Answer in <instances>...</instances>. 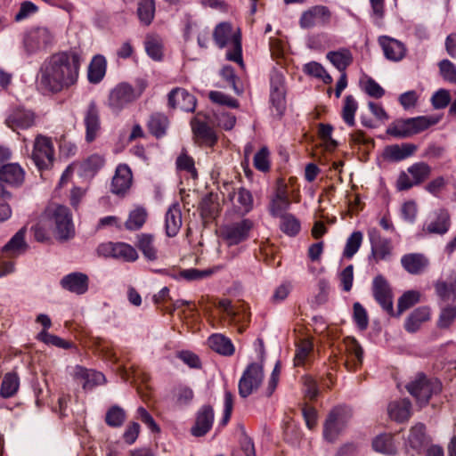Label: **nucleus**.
I'll list each match as a JSON object with an SVG mask.
<instances>
[{"instance_id": "nucleus-1", "label": "nucleus", "mask_w": 456, "mask_h": 456, "mask_svg": "<svg viewBox=\"0 0 456 456\" xmlns=\"http://www.w3.org/2000/svg\"><path fill=\"white\" fill-rule=\"evenodd\" d=\"M80 57L74 52H60L51 55L41 65L39 86L49 93H59L74 85L78 77Z\"/></svg>"}, {"instance_id": "nucleus-2", "label": "nucleus", "mask_w": 456, "mask_h": 456, "mask_svg": "<svg viewBox=\"0 0 456 456\" xmlns=\"http://www.w3.org/2000/svg\"><path fill=\"white\" fill-rule=\"evenodd\" d=\"M259 343V359L260 362H253L248 365L239 381V394L246 398L254 391L257 390L264 380L263 362L265 358V346L261 338L257 339Z\"/></svg>"}, {"instance_id": "nucleus-3", "label": "nucleus", "mask_w": 456, "mask_h": 456, "mask_svg": "<svg viewBox=\"0 0 456 456\" xmlns=\"http://www.w3.org/2000/svg\"><path fill=\"white\" fill-rule=\"evenodd\" d=\"M406 389L415 398L418 405L423 407L433 395L442 391V383L437 379H428L420 373L406 385Z\"/></svg>"}, {"instance_id": "nucleus-4", "label": "nucleus", "mask_w": 456, "mask_h": 456, "mask_svg": "<svg viewBox=\"0 0 456 456\" xmlns=\"http://www.w3.org/2000/svg\"><path fill=\"white\" fill-rule=\"evenodd\" d=\"M213 37L216 45L220 48H224L229 44L232 45V50L226 53L229 61L238 62L240 65L243 63L240 37L232 31L231 24L227 22L218 24L214 30Z\"/></svg>"}, {"instance_id": "nucleus-5", "label": "nucleus", "mask_w": 456, "mask_h": 456, "mask_svg": "<svg viewBox=\"0 0 456 456\" xmlns=\"http://www.w3.org/2000/svg\"><path fill=\"white\" fill-rule=\"evenodd\" d=\"M45 217L47 222L54 224V233L58 240L66 241L74 237L75 229L71 215L67 207L56 206L53 209H48Z\"/></svg>"}, {"instance_id": "nucleus-6", "label": "nucleus", "mask_w": 456, "mask_h": 456, "mask_svg": "<svg viewBox=\"0 0 456 456\" xmlns=\"http://www.w3.org/2000/svg\"><path fill=\"white\" fill-rule=\"evenodd\" d=\"M432 173V167L424 161L416 162L407 168V172L402 171L396 180L398 191H407L413 186L423 183Z\"/></svg>"}, {"instance_id": "nucleus-7", "label": "nucleus", "mask_w": 456, "mask_h": 456, "mask_svg": "<svg viewBox=\"0 0 456 456\" xmlns=\"http://www.w3.org/2000/svg\"><path fill=\"white\" fill-rule=\"evenodd\" d=\"M142 86L139 90H135L127 83H120L117 85L109 94L108 106L116 113L121 111L127 104L136 100L144 90Z\"/></svg>"}, {"instance_id": "nucleus-8", "label": "nucleus", "mask_w": 456, "mask_h": 456, "mask_svg": "<svg viewBox=\"0 0 456 456\" xmlns=\"http://www.w3.org/2000/svg\"><path fill=\"white\" fill-rule=\"evenodd\" d=\"M31 159L38 169H48L54 161V147L50 137L37 134L35 137Z\"/></svg>"}, {"instance_id": "nucleus-9", "label": "nucleus", "mask_w": 456, "mask_h": 456, "mask_svg": "<svg viewBox=\"0 0 456 456\" xmlns=\"http://www.w3.org/2000/svg\"><path fill=\"white\" fill-rule=\"evenodd\" d=\"M254 228V222L243 218L238 222L224 224L221 227V237L228 246L238 245L246 241Z\"/></svg>"}, {"instance_id": "nucleus-10", "label": "nucleus", "mask_w": 456, "mask_h": 456, "mask_svg": "<svg viewBox=\"0 0 456 456\" xmlns=\"http://www.w3.org/2000/svg\"><path fill=\"white\" fill-rule=\"evenodd\" d=\"M54 36L47 28H36L28 31L24 39L25 51L28 54L45 50L53 42Z\"/></svg>"}, {"instance_id": "nucleus-11", "label": "nucleus", "mask_w": 456, "mask_h": 456, "mask_svg": "<svg viewBox=\"0 0 456 456\" xmlns=\"http://www.w3.org/2000/svg\"><path fill=\"white\" fill-rule=\"evenodd\" d=\"M97 252L104 257H112L123 262H134L138 254L134 247L125 242H106L101 244Z\"/></svg>"}, {"instance_id": "nucleus-12", "label": "nucleus", "mask_w": 456, "mask_h": 456, "mask_svg": "<svg viewBox=\"0 0 456 456\" xmlns=\"http://www.w3.org/2000/svg\"><path fill=\"white\" fill-rule=\"evenodd\" d=\"M270 99L278 115L285 110V85L284 75L281 71L273 69L270 75Z\"/></svg>"}, {"instance_id": "nucleus-13", "label": "nucleus", "mask_w": 456, "mask_h": 456, "mask_svg": "<svg viewBox=\"0 0 456 456\" xmlns=\"http://www.w3.org/2000/svg\"><path fill=\"white\" fill-rule=\"evenodd\" d=\"M372 292L376 301L389 314H394L393 296L391 288L387 281L382 276L378 275L372 282Z\"/></svg>"}, {"instance_id": "nucleus-14", "label": "nucleus", "mask_w": 456, "mask_h": 456, "mask_svg": "<svg viewBox=\"0 0 456 456\" xmlns=\"http://www.w3.org/2000/svg\"><path fill=\"white\" fill-rule=\"evenodd\" d=\"M84 124L86 126V140L92 142L101 131L100 112L94 101H90L84 111Z\"/></svg>"}, {"instance_id": "nucleus-15", "label": "nucleus", "mask_w": 456, "mask_h": 456, "mask_svg": "<svg viewBox=\"0 0 456 456\" xmlns=\"http://www.w3.org/2000/svg\"><path fill=\"white\" fill-rule=\"evenodd\" d=\"M36 120L37 115L32 110L18 107L10 113L6 124L13 131L25 130L35 126Z\"/></svg>"}, {"instance_id": "nucleus-16", "label": "nucleus", "mask_w": 456, "mask_h": 456, "mask_svg": "<svg viewBox=\"0 0 456 456\" xmlns=\"http://www.w3.org/2000/svg\"><path fill=\"white\" fill-rule=\"evenodd\" d=\"M331 13L328 7L323 5H315L304 12L301 15L299 23L303 28H309L318 25L329 23Z\"/></svg>"}, {"instance_id": "nucleus-17", "label": "nucleus", "mask_w": 456, "mask_h": 456, "mask_svg": "<svg viewBox=\"0 0 456 456\" xmlns=\"http://www.w3.org/2000/svg\"><path fill=\"white\" fill-rule=\"evenodd\" d=\"M196 98L187 90L180 87L173 89L168 94V106L185 112H192L196 108Z\"/></svg>"}, {"instance_id": "nucleus-18", "label": "nucleus", "mask_w": 456, "mask_h": 456, "mask_svg": "<svg viewBox=\"0 0 456 456\" xmlns=\"http://www.w3.org/2000/svg\"><path fill=\"white\" fill-rule=\"evenodd\" d=\"M132 183L133 175L130 167L126 164L118 165L112 177L111 192L116 195H124L131 188Z\"/></svg>"}, {"instance_id": "nucleus-19", "label": "nucleus", "mask_w": 456, "mask_h": 456, "mask_svg": "<svg viewBox=\"0 0 456 456\" xmlns=\"http://www.w3.org/2000/svg\"><path fill=\"white\" fill-rule=\"evenodd\" d=\"M369 237L371 246V256L376 262L387 259L392 251L391 242L388 239L381 237L377 229L369 231Z\"/></svg>"}, {"instance_id": "nucleus-20", "label": "nucleus", "mask_w": 456, "mask_h": 456, "mask_svg": "<svg viewBox=\"0 0 456 456\" xmlns=\"http://www.w3.org/2000/svg\"><path fill=\"white\" fill-rule=\"evenodd\" d=\"M437 297L444 302L456 299V272L451 271L435 283Z\"/></svg>"}, {"instance_id": "nucleus-21", "label": "nucleus", "mask_w": 456, "mask_h": 456, "mask_svg": "<svg viewBox=\"0 0 456 456\" xmlns=\"http://www.w3.org/2000/svg\"><path fill=\"white\" fill-rule=\"evenodd\" d=\"M25 171L18 163H7L0 167V182L12 187L22 185Z\"/></svg>"}, {"instance_id": "nucleus-22", "label": "nucleus", "mask_w": 456, "mask_h": 456, "mask_svg": "<svg viewBox=\"0 0 456 456\" xmlns=\"http://www.w3.org/2000/svg\"><path fill=\"white\" fill-rule=\"evenodd\" d=\"M378 41L387 59L399 61L405 56L406 48L399 40L387 36H380Z\"/></svg>"}, {"instance_id": "nucleus-23", "label": "nucleus", "mask_w": 456, "mask_h": 456, "mask_svg": "<svg viewBox=\"0 0 456 456\" xmlns=\"http://www.w3.org/2000/svg\"><path fill=\"white\" fill-rule=\"evenodd\" d=\"M388 417L397 424L406 422L411 415V403L407 398L392 401L387 405Z\"/></svg>"}, {"instance_id": "nucleus-24", "label": "nucleus", "mask_w": 456, "mask_h": 456, "mask_svg": "<svg viewBox=\"0 0 456 456\" xmlns=\"http://www.w3.org/2000/svg\"><path fill=\"white\" fill-rule=\"evenodd\" d=\"M401 265L407 273L418 275L428 268L429 260L424 254L409 253L402 256Z\"/></svg>"}, {"instance_id": "nucleus-25", "label": "nucleus", "mask_w": 456, "mask_h": 456, "mask_svg": "<svg viewBox=\"0 0 456 456\" xmlns=\"http://www.w3.org/2000/svg\"><path fill=\"white\" fill-rule=\"evenodd\" d=\"M416 151L417 146L413 143L392 144L384 149L383 157L387 160L398 162L410 158Z\"/></svg>"}, {"instance_id": "nucleus-26", "label": "nucleus", "mask_w": 456, "mask_h": 456, "mask_svg": "<svg viewBox=\"0 0 456 456\" xmlns=\"http://www.w3.org/2000/svg\"><path fill=\"white\" fill-rule=\"evenodd\" d=\"M61 285L64 289L81 295L88 289V277L82 273H72L61 279Z\"/></svg>"}, {"instance_id": "nucleus-27", "label": "nucleus", "mask_w": 456, "mask_h": 456, "mask_svg": "<svg viewBox=\"0 0 456 456\" xmlns=\"http://www.w3.org/2000/svg\"><path fill=\"white\" fill-rule=\"evenodd\" d=\"M450 225L451 219L448 211L440 209L436 213V218L423 227V232L443 235L448 232Z\"/></svg>"}, {"instance_id": "nucleus-28", "label": "nucleus", "mask_w": 456, "mask_h": 456, "mask_svg": "<svg viewBox=\"0 0 456 456\" xmlns=\"http://www.w3.org/2000/svg\"><path fill=\"white\" fill-rule=\"evenodd\" d=\"M26 228L20 229L12 239L4 246L3 252L9 257H15L24 253L28 245L25 242Z\"/></svg>"}, {"instance_id": "nucleus-29", "label": "nucleus", "mask_w": 456, "mask_h": 456, "mask_svg": "<svg viewBox=\"0 0 456 456\" xmlns=\"http://www.w3.org/2000/svg\"><path fill=\"white\" fill-rule=\"evenodd\" d=\"M74 376L81 382L85 389L105 382V377L102 373L93 370H87L80 366H77Z\"/></svg>"}, {"instance_id": "nucleus-30", "label": "nucleus", "mask_w": 456, "mask_h": 456, "mask_svg": "<svg viewBox=\"0 0 456 456\" xmlns=\"http://www.w3.org/2000/svg\"><path fill=\"white\" fill-rule=\"evenodd\" d=\"M326 57L339 72H346L354 61L353 54L347 48L330 51Z\"/></svg>"}, {"instance_id": "nucleus-31", "label": "nucleus", "mask_w": 456, "mask_h": 456, "mask_svg": "<svg viewBox=\"0 0 456 456\" xmlns=\"http://www.w3.org/2000/svg\"><path fill=\"white\" fill-rule=\"evenodd\" d=\"M345 346L347 354L345 364L348 370H354L362 364V349L358 342L353 338L346 339Z\"/></svg>"}, {"instance_id": "nucleus-32", "label": "nucleus", "mask_w": 456, "mask_h": 456, "mask_svg": "<svg viewBox=\"0 0 456 456\" xmlns=\"http://www.w3.org/2000/svg\"><path fill=\"white\" fill-rule=\"evenodd\" d=\"M430 318V310L427 306L416 308L405 320L404 328L410 333L416 332L421 324Z\"/></svg>"}, {"instance_id": "nucleus-33", "label": "nucleus", "mask_w": 456, "mask_h": 456, "mask_svg": "<svg viewBox=\"0 0 456 456\" xmlns=\"http://www.w3.org/2000/svg\"><path fill=\"white\" fill-rule=\"evenodd\" d=\"M182 212L177 204L171 206L166 214V232L168 237H175L182 226Z\"/></svg>"}, {"instance_id": "nucleus-34", "label": "nucleus", "mask_w": 456, "mask_h": 456, "mask_svg": "<svg viewBox=\"0 0 456 456\" xmlns=\"http://www.w3.org/2000/svg\"><path fill=\"white\" fill-rule=\"evenodd\" d=\"M352 416V410L349 407L337 406L330 411L325 420L324 428L346 425Z\"/></svg>"}, {"instance_id": "nucleus-35", "label": "nucleus", "mask_w": 456, "mask_h": 456, "mask_svg": "<svg viewBox=\"0 0 456 456\" xmlns=\"http://www.w3.org/2000/svg\"><path fill=\"white\" fill-rule=\"evenodd\" d=\"M208 343L209 347L215 352L230 356L234 353V346L231 339L222 334H213L208 339Z\"/></svg>"}, {"instance_id": "nucleus-36", "label": "nucleus", "mask_w": 456, "mask_h": 456, "mask_svg": "<svg viewBox=\"0 0 456 456\" xmlns=\"http://www.w3.org/2000/svg\"><path fill=\"white\" fill-rule=\"evenodd\" d=\"M137 248L142 251L145 258L154 261L158 257V250L154 245V236L150 233L137 235Z\"/></svg>"}, {"instance_id": "nucleus-37", "label": "nucleus", "mask_w": 456, "mask_h": 456, "mask_svg": "<svg viewBox=\"0 0 456 456\" xmlns=\"http://www.w3.org/2000/svg\"><path fill=\"white\" fill-rule=\"evenodd\" d=\"M148 217V212L145 208L136 206L129 212L128 218L125 223V227L129 231H136L142 227Z\"/></svg>"}, {"instance_id": "nucleus-38", "label": "nucleus", "mask_w": 456, "mask_h": 456, "mask_svg": "<svg viewBox=\"0 0 456 456\" xmlns=\"http://www.w3.org/2000/svg\"><path fill=\"white\" fill-rule=\"evenodd\" d=\"M106 73V60L102 55H96L93 58L88 67V80L91 83H99Z\"/></svg>"}, {"instance_id": "nucleus-39", "label": "nucleus", "mask_w": 456, "mask_h": 456, "mask_svg": "<svg viewBox=\"0 0 456 456\" xmlns=\"http://www.w3.org/2000/svg\"><path fill=\"white\" fill-rule=\"evenodd\" d=\"M155 1L139 0L137 4V16L143 26H150L155 17Z\"/></svg>"}, {"instance_id": "nucleus-40", "label": "nucleus", "mask_w": 456, "mask_h": 456, "mask_svg": "<svg viewBox=\"0 0 456 456\" xmlns=\"http://www.w3.org/2000/svg\"><path fill=\"white\" fill-rule=\"evenodd\" d=\"M191 127L194 135L202 142L209 145L216 142V136L212 128H210L206 123L193 119L191 122Z\"/></svg>"}, {"instance_id": "nucleus-41", "label": "nucleus", "mask_w": 456, "mask_h": 456, "mask_svg": "<svg viewBox=\"0 0 456 456\" xmlns=\"http://www.w3.org/2000/svg\"><path fill=\"white\" fill-rule=\"evenodd\" d=\"M217 306L223 310L232 323H239L246 318L242 313L241 305H233L231 300L224 298L219 300Z\"/></svg>"}, {"instance_id": "nucleus-42", "label": "nucleus", "mask_w": 456, "mask_h": 456, "mask_svg": "<svg viewBox=\"0 0 456 456\" xmlns=\"http://www.w3.org/2000/svg\"><path fill=\"white\" fill-rule=\"evenodd\" d=\"M147 126L151 134L161 137L166 134L168 119L164 114L154 113L150 117Z\"/></svg>"}, {"instance_id": "nucleus-43", "label": "nucleus", "mask_w": 456, "mask_h": 456, "mask_svg": "<svg viewBox=\"0 0 456 456\" xmlns=\"http://www.w3.org/2000/svg\"><path fill=\"white\" fill-rule=\"evenodd\" d=\"M20 386L19 377L16 373H6L3 379L0 387V395L4 398L13 396Z\"/></svg>"}, {"instance_id": "nucleus-44", "label": "nucleus", "mask_w": 456, "mask_h": 456, "mask_svg": "<svg viewBox=\"0 0 456 456\" xmlns=\"http://www.w3.org/2000/svg\"><path fill=\"white\" fill-rule=\"evenodd\" d=\"M290 202L284 191H278L275 197L272 200L269 207L273 216H284V212L289 208Z\"/></svg>"}, {"instance_id": "nucleus-45", "label": "nucleus", "mask_w": 456, "mask_h": 456, "mask_svg": "<svg viewBox=\"0 0 456 456\" xmlns=\"http://www.w3.org/2000/svg\"><path fill=\"white\" fill-rule=\"evenodd\" d=\"M409 119V124L411 127V134H419L431 126L436 125L438 122V118L433 117H424L419 116L417 118H411Z\"/></svg>"}, {"instance_id": "nucleus-46", "label": "nucleus", "mask_w": 456, "mask_h": 456, "mask_svg": "<svg viewBox=\"0 0 456 456\" xmlns=\"http://www.w3.org/2000/svg\"><path fill=\"white\" fill-rule=\"evenodd\" d=\"M372 446L376 452L385 454H394L396 451L391 436L387 434L378 436L373 440Z\"/></svg>"}, {"instance_id": "nucleus-47", "label": "nucleus", "mask_w": 456, "mask_h": 456, "mask_svg": "<svg viewBox=\"0 0 456 456\" xmlns=\"http://www.w3.org/2000/svg\"><path fill=\"white\" fill-rule=\"evenodd\" d=\"M37 340L50 346H53L59 348L69 349L73 346V343L62 339L61 338L53 335L47 332V330H42L37 336Z\"/></svg>"}, {"instance_id": "nucleus-48", "label": "nucleus", "mask_w": 456, "mask_h": 456, "mask_svg": "<svg viewBox=\"0 0 456 456\" xmlns=\"http://www.w3.org/2000/svg\"><path fill=\"white\" fill-rule=\"evenodd\" d=\"M387 134L397 138L411 136L409 119H400L392 123L387 129Z\"/></svg>"}, {"instance_id": "nucleus-49", "label": "nucleus", "mask_w": 456, "mask_h": 456, "mask_svg": "<svg viewBox=\"0 0 456 456\" xmlns=\"http://www.w3.org/2000/svg\"><path fill=\"white\" fill-rule=\"evenodd\" d=\"M332 132L333 126L331 125L322 123L318 125V135L323 142L325 149L330 151H334L338 146L337 141L331 136Z\"/></svg>"}, {"instance_id": "nucleus-50", "label": "nucleus", "mask_w": 456, "mask_h": 456, "mask_svg": "<svg viewBox=\"0 0 456 456\" xmlns=\"http://www.w3.org/2000/svg\"><path fill=\"white\" fill-rule=\"evenodd\" d=\"M281 230L289 236H295L300 231L299 221L291 214H285L281 217Z\"/></svg>"}, {"instance_id": "nucleus-51", "label": "nucleus", "mask_w": 456, "mask_h": 456, "mask_svg": "<svg viewBox=\"0 0 456 456\" xmlns=\"http://www.w3.org/2000/svg\"><path fill=\"white\" fill-rule=\"evenodd\" d=\"M214 417V409L210 405H203L197 413L194 428H211Z\"/></svg>"}, {"instance_id": "nucleus-52", "label": "nucleus", "mask_w": 456, "mask_h": 456, "mask_svg": "<svg viewBox=\"0 0 456 456\" xmlns=\"http://www.w3.org/2000/svg\"><path fill=\"white\" fill-rule=\"evenodd\" d=\"M357 110V102L352 95H347L345 98L344 106L342 109V118L344 121L350 126L355 124L354 115Z\"/></svg>"}, {"instance_id": "nucleus-53", "label": "nucleus", "mask_w": 456, "mask_h": 456, "mask_svg": "<svg viewBox=\"0 0 456 456\" xmlns=\"http://www.w3.org/2000/svg\"><path fill=\"white\" fill-rule=\"evenodd\" d=\"M420 294L415 290H409L403 293L398 299V313L399 316L403 312L413 306L419 301Z\"/></svg>"}, {"instance_id": "nucleus-54", "label": "nucleus", "mask_w": 456, "mask_h": 456, "mask_svg": "<svg viewBox=\"0 0 456 456\" xmlns=\"http://www.w3.org/2000/svg\"><path fill=\"white\" fill-rule=\"evenodd\" d=\"M407 443L413 450L419 451L428 444L429 439L426 436L423 429H411Z\"/></svg>"}, {"instance_id": "nucleus-55", "label": "nucleus", "mask_w": 456, "mask_h": 456, "mask_svg": "<svg viewBox=\"0 0 456 456\" xmlns=\"http://www.w3.org/2000/svg\"><path fill=\"white\" fill-rule=\"evenodd\" d=\"M104 159L99 154H93L86 159L81 167L86 175H94L104 165Z\"/></svg>"}, {"instance_id": "nucleus-56", "label": "nucleus", "mask_w": 456, "mask_h": 456, "mask_svg": "<svg viewBox=\"0 0 456 456\" xmlns=\"http://www.w3.org/2000/svg\"><path fill=\"white\" fill-rule=\"evenodd\" d=\"M125 419V411L118 405L110 407L105 416V421L110 427H120L123 425Z\"/></svg>"}, {"instance_id": "nucleus-57", "label": "nucleus", "mask_w": 456, "mask_h": 456, "mask_svg": "<svg viewBox=\"0 0 456 456\" xmlns=\"http://www.w3.org/2000/svg\"><path fill=\"white\" fill-rule=\"evenodd\" d=\"M362 241V233L361 232H354L347 239L345 248L344 256L346 258H351L358 251Z\"/></svg>"}, {"instance_id": "nucleus-58", "label": "nucleus", "mask_w": 456, "mask_h": 456, "mask_svg": "<svg viewBox=\"0 0 456 456\" xmlns=\"http://www.w3.org/2000/svg\"><path fill=\"white\" fill-rule=\"evenodd\" d=\"M313 351V343L308 338L302 339L297 345V349L294 358L296 366L303 365L308 357L309 354Z\"/></svg>"}, {"instance_id": "nucleus-59", "label": "nucleus", "mask_w": 456, "mask_h": 456, "mask_svg": "<svg viewBox=\"0 0 456 456\" xmlns=\"http://www.w3.org/2000/svg\"><path fill=\"white\" fill-rule=\"evenodd\" d=\"M456 320V306L449 305L441 310L437 320L439 329H448Z\"/></svg>"}, {"instance_id": "nucleus-60", "label": "nucleus", "mask_w": 456, "mask_h": 456, "mask_svg": "<svg viewBox=\"0 0 456 456\" xmlns=\"http://www.w3.org/2000/svg\"><path fill=\"white\" fill-rule=\"evenodd\" d=\"M236 201L242 213H248L252 209L253 197L248 190L240 188L236 192Z\"/></svg>"}, {"instance_id": "nucleus-61", "label": "nucleus", "mask_w": 456, "mask_h": 456, "mask_svg": "<svg viewBox=\"0 0 456 456\" xmlns=\"http://www.w3.org/2000/svg\"><path fill=\"white\" fill-rule=\"evenodd\" d=\"M440 75L442 77L450 82L456 83V66L449 60H442L438 63Z\"/></svg>"}, {"instance_id": "nucleus-62", "label": "nucleus", "mask_w": 456, "mask_h": 456, "mask_svg": "<svg viewBox=\"0 0 456 456\" xmlns=\"http://www.w3.org/2000/svg\"><path fill=\"white\" fill-rule=\"evenodd\" d=\"M270 152L266 147H262L254 156V167L262 172L270 169Z\"/></svg>"}, {"instance_id": "nucleus-63", "label": "nucleus", "mask_w": 456, "mask_h": 456, "mask_svg": "<svg viewBox=\"0 0 456 456\" xmlns=\"http://www.w3.org/2000/svg\"><path fill=\"white\" fill-rule=\"evenodd\" d=\"M145 50L148 55L155 61H160L162 58V45L160 42L153 37H147L145 40Z\"/></svg>"}, {"instance_id": "nucleus-64", "label": "nucleus", "mask_w": 456, "mask_h": 456, "mask_svg": "<svg viewBox=\"0 0 456 456\" xmlns=\"http://www.w3.org/2000/svg\"><path fill=\"white\" fill-rule=\"evenodd\" d=\"M38 11V7L30 1H24L20 4L18 12L14 16L16 22L22 21Z\"/></svg>"}]
</instances>
